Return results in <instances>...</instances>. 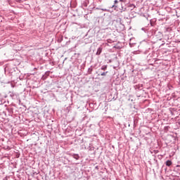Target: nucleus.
<instances>
[{"mask_svg":"<svg viewBox=\"0 0 180 180\" xmlns=\"http://www.w3.org/2000/svg\"><path fill=\"white\" fill-rule=\"evenodd\" d=\"M115 4H117V0H115Z\"/></svg>","mask_w":180,"mask_h":180,"instance_id":"nucleus-10","label":"nucleus"},{"mask_svg":"<svg viewBox=\"0 0 180 180\" xmlns=\"http://www.w3.org/2000/svg\"><path fill=\"white\" fill-rule=\"evenodd\" d=\"M101 70H102V71H106V70H108V65H103Z\"/></svg>","mask_w":180,"mask_h":180,"instance_id":"nucleus-5","label":"nucleus"},{"mask_svg":"<svg viewBox=\"0 0 180 180\" xmlns=\"http://www.w3.org/2000/svg\"><path fill=\"white\" fill-rule=\"evenodd\" d=\"M102 47H99L98 49H97V51H96V56H101V53H102Z\"/></svg>","mask_w":180,"mask_h":180,"instance_id":"nucleus-2","label":"nucleus"},{"mask_svg":"<svg viewBox=\"0 0 180 180\" xmlns=\"http://www.w3.org/2000/svg\"><path fill=\"white\" fill-rule=\"evenodd\" d=\"M143 16L144 17V18H146V19H147V20H148V15H143Z\"/></svg>","mask_w":180,"mask_h":180,"instance_id":"nucleus-7","label":"nucleus"},{"mask_svg":"<svg viewBox=\"0 0 180 180\" xmlns=\"http://www.w3.org/2000/svg\"><path fill=\"white\" fill-rule=\"evenodd\" d=\"M72 157L75 160H79V155L78 154H73Z\"/></svg>","mask_w":180,"mask_h":180,"instance_id":"nucleus-4","label":"nucleus"},{"mask_svg":"<svg viewBox=\"0 0 180 180\" xmlns=\"http://www.w3.org/2000/svg\"><path fill=\"white\" fill-rule=\"evenodd\" d=\"M89 74H91V72H92V69L89 68Z\"/></svg>","mask_w":180,"mask_h":180,"instance_id":"nucleus-8","label":"nucleus"},{"mask_svg":"<svg viewBox=\"0 0 180 180\" xmlns=\"http://www.w3.org/2000/svg\"><path fill=\"white\" fill-rule=\"evenodd\" d=\"M120 15L122 16V18H126V16L124 15H123V14H122V13H123V12H126V11H127L126 7L122 6L121 8H120Z\"/></svg>","mask_w":180,"mask_h":180,"instance_id":"nucleus-1","label":"nucleus"},{"mask_svg":"<svg viewBox=\"0 0 180 180\" xmlns=\"http://www.w3.org/2000/svg\"><path fill=\"white\" fill-rule=\"evenodd\" d=\"M108 71H106V72H103V73H101V75L102 76V77H106V74H108Z\"/></svg>","mask_w":180,"mask_h":180,"instance_id":"nucleus-6","label":"nucleus"},{"mask_svg":"<svg viewBox=\"0 0 180 180\" xmlns=\"http://www.w3.org/2000/svg\"><path fill=\"white\" fill-rule=\"evenodd\" d=\"M167 167H171L172 165V162L171 160H167L166 162Z\"/></svg>","mask_w":180,"mask_h":180,"instance_id":"nucleus-3","label":"nucleus"},{"mask_svg":"<svg viewBox=\"0 0 180 180\" xmlns=\"http://www.w3.org/2000/svg\"><path fill=\"white\" fill-rule=\"evenodd\" d=\"M120 2H124L126 0H120Z\"/></svg>","mask_w":180,"mask_h":180,"instance_id":"nucleus-9","label":"nucleus"},{"mask_svg":"<svg viewBox=\"0 0 180 180\" xmlns=\"http://www.w3.org/2000/svg\"><path fill=\"white\" fill-rule=\"evenodd\" d=\"M129 45H130V46H131V43H129Z\"/></svg>","mask_w":180,"mask_h":180,"instance_id":"nucleus-11","label":"nucleus"}]
</instances>
